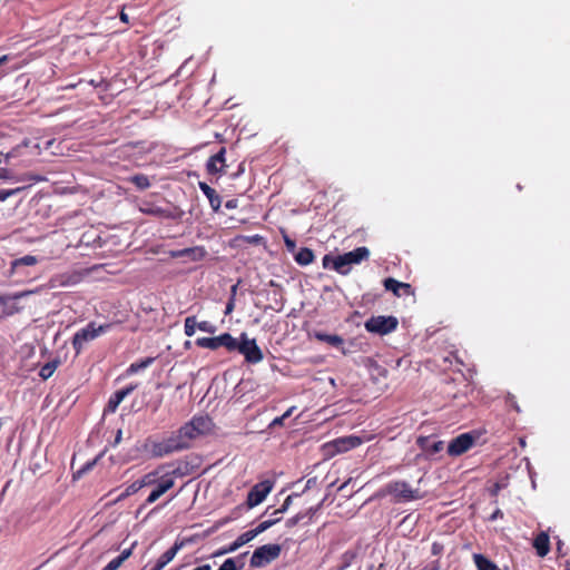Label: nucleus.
I'll list each match as a JSON object with an SVG mask.
<instances>
[{
  "mask_svg": "<svg viewBox=\"0 0 570 570\" xmlns=\"http://www.w3.org/2000/svg\"><path fill=\"white\" fill-rule=\"evenodd\" d=\"M213 428L214 423L209 416H194L176 433L160 442H154L150 452L156 458H163L173 452L187 449L193 440L210 433Z\"/></svg>",
  "mask_w": 570,
  "mask_h": 570,
  "instance_id": "obj_1",
  "label": "nucleus"
},
{
  "mask_svg": "<svg viewBox=\"0 0 570 570\" xmlns=\"http://www.w3.org/2000/svg\"><path fill=\"white\" fill-rule=\"evenodd\" d=\"M196 344L203 348L217 350L222 346L228 351H238L244 355L245 361L249 362V341L245 333L242 334V342L239 343L230 334L224 333L215 337H199L196 340Z\"/></svg>",
  "mask_w": 570,
  "mask_h": 570,
  "instance_id": "obj_2",
  "label": "nucleus"
},
{
  "mask_svg": "<svg viewBox=\"0 0 570 570\" xmlns=\"http://www.w3.org/2000/svg\"><path fill=\"white\" fill-rule=\"evenodd\" d=\"M386 493L392 495L397 503L421 499L420 491L412 489L405 481H393L386 484Z\"/></svg>",
  "mask_w": 570,
  "mask_h": 570,
  "instance_id": "obj_3",
  "label": "nucleus"
},
{
  "mask_svg": "<svg viewBox=\"0 0 570 570\" xmlns=\"http://www.w3.org/2000/svg\"><path fill=\"white\" fill-rule=\"evenodd\" d=\"M110 327L109 324L96 326L95 323L88 324L85 328L78 331L72 338V346L79 354L85 344L97 338Z\"/></svg>",
  "mask_w": 570,
  "mask_h": 570,
  "instance_id": "obj_4",
  "label": "nucleus"
},
{
  "mask_svg": "<svg viewBox=\"0 0 570 570\" xmlns=\"http://www.w3.org/2000/svg\"><path fill=\"white\" fill-rule=\"evenodd\" d=\"M282 552L278 543H268L255 549L252 553V567H264L276 560Z\"/></svg>",
  "mask_w": 570,
  "mask_h": 570,
  "instance_id": "obj_5",
  "label": "nucleus"
},
{
  "mask_svg": "<svg viewBox=\"0 0 570 570\" xmlns=\"http://www.w3.org/2000/svg\"><path fill=\"white\" fill-rule=\"evenodd\" d=\"M397 324V318L394 316H372L365 322L364 326L370 333L385 335L395 331Z\"/></svg>",
  "mask_w": 570,
  "mask_h": 570,
  "instance_id": "obj_6",
  "label": "nucleus"
},
{
  "mask_svg": "<svg viewBox=\"0 0 570 570\" xmlns=\"http://www.w3.org/2000/svg\"><path fill=\"white\" fill-rule=\"evenodd\" d=\"M176 481L175 472H163L158 479V482L154 484V490L149 493L144 505L153 504L167 491H169Z\"/></svg>",
  "mask_w": 570,
  "mask_h": 570,
  "instance_id": "obj_7",
  "label": "nucleus"
},
{
  "mask_svg": "<svg viewBox=\"0 0 570 570\" xmlns=\"http://www.w3.org/2000/svg\"><path fill=\"white\" fill-rule=\"evenodd\" d=\"M476 436L471 432L462 433L454 438L448 445V453L459 456L469 451L475 443Z\"/></svg>",
  "mask_w": 570,
  "mask_h": 570,
  "instance_id": "obj_8",
  "label": "nucleus"
},
{
  "mask_svg": "<svg viewBox=\"0 0 570 570\" xmlns=\"http://www.w3.org/2000/svg\"><path fill=\"white\" fill-rule=\"evenodd\" d=\"M361 444V438L355 435H348L333 440L331 443L326 444V448L331 451V453L336 454L347 452L352 449L357 448Z\"/></svg>",
  "mask_w": 570,
  "mask_h": 570,
  "instance_id": "obj_9",
  "label": "nucleus"
},
{
  "mask_svg": "<svg viewBox=\"0 0 570 570\" xmlns=\"http://www.w3.org/2000/svg\"><path fill=\"white\" fill-rule=\"evenodd\" d=\"M322 266L325 269H333L341 275H347L351 267H347L345 258L342 255L326 254L322 259Z\"/></svg>",
  "mask_w": 570,
  "mask_h": 570,
  "instance_id": "obj_10",
  "label": "nucleus"
},
{
  "mask_svg": "<svg viewBox=\"0 0 570 570\" xmlns=\"http://www.w3.org/2000/svg\"><path fill=\"white\" fill-rule=\"evenodd\" d=\"M275 485V481L272 479H266L254 487H252V508L262 503L266 497L271 493Z\"/></svg>",
  "mask_w": 570,
  "mask_h": 570,
  "instance_id": "obj_11",
  "label": "nucleus"
},
{
  "mask_svg": "<svg viewBox=\"0 0 570 570\" xmlns=\"http://www.w3.org/2000/svg\"><path fill=\"white\" fill-rule=\"evenodd\" d=\"M383 285L386 291H391L397 297L414 295V289L409 283H402L392 277L385 278Z\"/></svg>",
  "mask_w": 570,
  "mask_h": 570,
  "instance_id": "obj_12",
  "label": "nucleus"
},
{
  "mask_svg": "<svg viewBox=\"0 0 570 570\" xmlns=\"http://www.w3.org/2000/svg\"><path fill=\"white\" fill-rule=\"evenodd\" d=\"M81 281V274L78 272L63 273L53 276L50 279V286L55 287H69L78 284Z\"/></svg>",
  "mask_w": 570,
  "mask_h": 570,
  "instance_id": "obj_13",
  "label": "nucleus"
},
{
  "mask_svg": "<svg viewBox=\"0 0 570 570\" xmlns=\"http://www.w3.org/2000/svg\"><path fill=\"white\" fill-rule=\"evenodd\" d=\"M268 507L258 518L252 521V540L274 525V521L267 518Z\"/></svg>",
  "mask_w": 570,
  "mask_h": 570,
  "instance_id": "obj_14",
  "label": "nucleus"
},
{
  "mask_svg": "<svg viewBox=\"0 0 570 570\" xmlns=\"http://www.w3.org/2000/svg\"><path fill=\"white\" fill-rule=\"evenodd\" d=\"M225 166V148H222L208 159L206 168L210 175H217L224 173Z\"/></svg>",
  "mask_w": 570,
  "mask_h": 570,
  "instance_id": "obj_15",
  "label": "nucleus"
},
{
  "mask_svg": "<svg viewBox=\"0 0 570 570\" xmlns=\"http://www.w3.org/2000/svg\"><path fill=\"white\" fill-rule=\"evenodd\" d=\"M347 267H351V265L360 264L363 261L368 259L370 257V250L365 246L357 247L351 252L343 254Z\"/></svg>",
  "mask_w": 570,
  "mask_h": 570,
  "instance_id": "obj_16",
  "label": "nucleus"
},
{
  "mask_svg": "<svg viewBox=\"0 0 570 570\" xmlns=\"http://www.w3.org/2000/svg\"><path fill=\"white\" fill-rule=\"evenodd\" d=\"M135 385L127 386L122 390L117 391L108 401L105 412L114 413L116 412L119 404L124 401L126 396H128L134 390Z\"/></svg>",
  "mask_w": 570,
  "mask_h": 570,
  "instance_id": "obj_17",
  "label": "nucleus"
},
{
  "mask_svg": "<svg viewBox=\"0 0 570 570\" xmlns=\"http://www.w3.org/2000/svg\"><path fill=\"white\" fill-rule=\"evenodd\" d=\"M539 557H546L550 551V539L547 532L541 531L535 535L532 543Z\"/></svg>",
  "mask_w": 570,
  "mask_h": 570,
  "instance_id": "obj_18",
  "label": "nucleus"
},
{
  "mask_svg": "<svg viewBox=\"0 0 570 570\" xmlns=\"http://www.w3.org/2000/svg\"><path fill=\"white\" fill-rule=\"evenodd\" d=\"M181 542H176L170 549H168L159 557L153 569L163 570L176 557L177 552L181 549Z\"/></svg>",
  "mask_w": 570,
  "mask_h": 570,
  "instance_id": "obj_19",
  "label": "nucleus"
},
{
  "mask_svg": "<svg viewBox=\"0 0 570 570\" xmlns=\"http://www.w3.org/2000/svg\"><path fill=\"white\" fill-rule=\"evenodd\" d=\"M320 508H321V503H318L316 507L308 508L304 512H298L294 517L286 520V527L293 528V527L297 525L304 519H307L306 523H308L313 519L314 514L320 510Z\"/></svg>",
  "mask_w": 570,
  "mask_h": 570,
  "instance_id": "obj_20",
  "label": "nucleus"
},
{
  "mask_svg": "<svg viewBox=\"0 0 570 570\" xmlns=\"http://www.w3.org/2000/svg\"><path fill=\"white\" fill-rule=\"evenodd\" d=\"M199 188L208 198L210 207L215 212L218 210L220 208L222 200L220 197L217 195L216 190L203 181L199 183Z\"/></svg>",
  "mask_w": 570,
  "mask_h": 570,
  "instance_id": "obj_21",
  "label": "nucleus"
},
{
  "mask_svg": "<svg viewBox=\"0 0 570 570\" xmlns=\"http://www.w3.org/2000/svg\"><path fill=\"white\" fill-rule=\"evenodd\" d=\"M314 337L317 341L325 342L336 348H342L344 345L343 337L337 334H326V333L316 331V332H314Z\"/></svg>",
  "mask_w": 570,
  "mask_h": 570,
  "instance_id": "obj_22",
  "label": "nucleus"
},
{
  "mask_svg": "<svg viewBox=\"0 0 570 570\" xmlns=\"http://www.w3.org/2000/svg\"><path fill=\"white\" fill-rule=\"evenodd\" d=\"M164 472L163 468L156 469L147 474H145L141 479L137 480L140 489L145 487H154L156 482H158V479L160 474Z\"/></svg>",
  "mask_w": 570,
  "mask_h": 570,
  "instance_id": "obj_23",
  "label": "nucleus"
},
{
  "mask_svg": "<svg viewBox=\"0 0 570 570\" xmlns=\"http://www.w3.org/2000/svg\"><path fill=\"white\" fill-rule=\"evenodd\" d=\"M295 261L298 265L301 266H306L308 264H311L315 256H314V253L311 248L308 247H302L299 248V250L295 254Z\"/></svg>",
  "mask_w": 570,
  "mask_h": 570,
  "instance_id": "obj_24",
  "label": "nucleus"
},
{
  "mask_svg": "<svg viewBox=\"0 0 570 570\" xmlns=\"http://www.w3.org/2000/svg\"><path fill=\"white\" fill-rule=\"evenodd\" d=\"M473 560L478 570H500L499 567L493 561H491L483 554L475 553L473 556Z\"/></svg>",
  "mask_w": 570,
  "mask_h": 570,
  "instance_id": "obj_25",
  "label": "nucleus"
},
{
  "mask_svg": "<svg viewBox=\"0 0 570 570\" xmlns=\"http://www.w3.org/2000/svg\"><path fill=\"white\" fill-rule=\"evenodd\" d=\"M131 556V549H125L118 557L108 562L102 570H118L120 566Z\"/></svg>",
  "mask_w": 570,
  "mask_h": 570,
  "instance_id": "obj_26",
  "label": "nucleus"
},
{
  "mask_svg": "<svg viewBox=\"0 0 570 570\" xmlns=\"http://www.w3.org/2000/svg\"><path fill=\"white\" fill-rule=\"evenodd\" d=\"M205 254L203 248L195 247V248H185L181 250H175L171 253L173 257H183V256H189L193 259H198L203 257Z\"/></svg>",
  "mask_w": 570,
  "mask_h": 570,
  "instance_id": "obj_27",
  "label": "nucleus"
},
{
  "mask_svg": "<svg viewBox=\"0 0 570 570\" xmlns=\"http://www.w3.org/2000/svg\"><path fill=\"white\" fill-rule=\"evenodd\" d=\"M417 443L430 454H435V453L440 452L441 450H443L442 441H433L432 444L430 445L429 439L420 438Z\"/></svg>",
  "mask_w": 570,
  "mask_h": 570,
  "instance_id": "obj_28",
  "label": "nucleus"
},
{
  "mask_svg": "<svg viewBox=\"0 0 570 570\" xmlns=\"http://www.w3.org/2000/svg\"><path fill=\"white\" fill-rule=\"evenodd\" d=\"M60 364V361L59 360H53L51 362H48L46 363L39 371V376L42 379V380H48L49 377L52 376V374L55 373V371L57 370V367L59 366Z\"/></svg>",
  "mask_w": 570,
  "mask_h": 570,
  "instance_id": "obj_29",
  "label": "nucleus"
},
{
  "mask_svg": "<svg viewBox=\"0 0 570 570\" xmlns=\"http://www.w3.org/2000/svg\"><path fill=\"white\" fill-rule=\"evenodd\" d=\"M153 362H154L153 357H147V358L141 360L139 362H135V363L130 364V366L128 367L127 372L129 374L138 373L139 371L147 368Z\"/></svg>",
  "mask_w": 570,
  "mask_h": 570,
  "instance_id": "obj_30",
  "label": "nucleus"
},
{
  "mask_svg": "<svg viewBox=\"0 0 570 570\" xmlns=\"http://www.w3.org/2000/svg\"><path fill=\"white\" fill-rule=\"evenodd\" d=\"M294 409L295 407L292 406L283 415L276 416V417H273L272 420H269V422L267 424V428L268 429H274L276 426H283L284 425V421L292 415Z\"/></svg>",
  "mask_w": 570,
  "mask_h": 570,
  "instance_id": "obj_31",
  "label": "nucleus"
},
{
  "mask_svg": "<svg viewBox=\"0 0 570 570\" xmlns=\"http://www.w3.org/2000/svg\"><path fill=\"white\" fill-rule=\"evenodd\" d=\"M246 393H247V382L244 380H240V382L235 387V393L232 397L233 402L235 404L239 403L242 401V399L246 395Z\"/></svg>",
  "mask_w": 570,
  "mask_h": 570,
  "instance_id": "obj_32",
  "label": "nucleus"
},
{
  "mask_svg": "<svg viewBox=\"0 0 570 570\" xmlns=\"http://www.w3.org/2000/svg\"><path fill=\"white\" fill-rule=\"evenodd\" d=\"M38 259L33 255H26L12 262V268H18L19 266H32L37 264Z\"/></svg>",
  "mask_w": 570,
  "mask_h": 570,
  "instance_id": "obj_33",
  "label": "nucleus"
},
{
  "mask_svg": "<svg viewBox=\"0 0 570 570\" xmlns=\"http://www.w3.org/2000/svg\"><path fill=\"white\" fill-rule=\"evenodd\" d=\"M197 328V320L195 316H188L185 318L184 331L187 336H193Z\"/></svg>",
  "mask_w": 570,
  "mask_h": 570,
  "instance_id": "obj_34",
  "label": "nucleus"
},
{
  "mask_svg": "<svg viewBox=\"0 0 570 570\" xmlns=\"http://www.w3.org/2000/svg\"><path fill=\"white\" fill-rule=\"evenodd\" d=\"M249 541V531L244 532L230 547L224 552H232L237 550L240 546L247 543Z\"/></svg>",
  "mask_w": 570,
  "mask_h": 570,
  "instance_id": "obj_35",
  "label": "nucleus"
},
{
  "mask_svg": "<svg viewBox=\"0 0 570 570\" xmlns=\"http://www.w3.org/2000/svg\"><path fill=\"white\" fill-rule=\"evenodd\" d=\"M237 562L236 559L229 558L225 560L218 570H239L244 567V562H240V564H237Z\"/></svg>",
  "mask_w": 570,
  "mask_h": 570,
  "instance_id": "obj_36",
  "label": "nucleus"
},
{
  "mask_svg": "<svg viewBox=\"0 0 570 570\" xmlns=\"http://www.w3.org/2000/svg\"><path fill=\"white\" fill-rule=\"evenodd\" d=\"M263 357L262 350L256 344V341L252 338V364L261 362Z\"/></svg>",
  "mask_w": 570,
  "mask_h": 570,
  "instance_id": "obj_37",
  "label": "nucleus"
},
{
  "mask_svg": "<svg viewBox=\"0 0 570 570\" xmlns=\"http://www.w3.org/2000/svg\"><path fill=\"white\" fill-rule=\"evenodd\" d=\"M131 180L140 189H146L150 186L149 179L145 175H136Z\"/></svg>",
  "mask_w": 570,
  "mask_h": 570,
  "instance_id": "obj_38",
  "label": "nucleus"
},
{
  "mask_svg": "<svg viewBox=\"0 0 570 570\" xmlns=\"http://www.w3.org/2000/svg\"><path fill=\"white\" fill-rule=\"evenodd\" d=\"M140 490V487L138 484L137 481L132 482L131 484H129L126 490L118 497V501L120 500H124L125 498L131 495V494H135L136 492H138Z\"/></svg>",
  "mask_w": 570,
  "mask_h": 570,
  "instance_id": "obj_39",
  "label": "nucleus"
},
{
  "mask_svg": "<svg viewBox=\"0 0 570 570\" xmlns=\"http://www.w3.org/2000/svg\"><path fill=\"white\" fill-rule=\"evenodd\" d=\"M197 328L209 334H214L217 330L216 326L208 321L197 322Z\"/></svg>",
  "mask_w": 570,
  "mask_h": 570,
  "instance_id": "obj_40",
  "label": "nucleus"
},
{
  "mask_svg": "<svg viewBox=\"0 0 570 570\" xmlns=\"http://www.w3.org/2000/svg\"><path fill=\"white\" fill-rule=\"evenodd\" d=\"M24 187H17L13 189H0V202L7 200L9 197L17 195L21 190H23Z\"/></svg>",
  "mask_w": 570,
  "mask_h": 570,
  "instance_id": "obj_41",
  "label": "nucleus"
},
{
  "mask_svg": "<svg viewBox=\"0 0 570 570\" xmlns=\"http://www.w3.org/2000/svg\"><path fill=\"white\" fill-rule=\"evenodd\" d=\"M301 494L298 493H292L289 494L285 501L283 502L282 507L278 508L283 513L287 511V509L289 508V505L292 504L293 500L296 499V498H299Z\"/></svg>",
  "mask_w": 570,
  "mask_h": 570,
  "instance_id": "obj_42",
  "label": "nucleus"
},
{
  "mask_svg": "<svg viewBox=\"0 0 570 570\" xmlns=\"http://www.w3.org/2000/svg\"><path fill=\"white\" fill-rule=\"evenodd\" d=\"M283 512L279 509L273 510V512H267V518L274 521V524L278 523L282 520Z\"/></svg>",
  "mask_w": 570,
  "mask_h": 570,
  "instance_id": "obj_43",
  "label": "nucleus"
},
{
  "mask_svg": "<svg viewBox=\"0 0 570 570\" xmlns=\"http://www.w3.org/2000/svg\"><path fill=\"white\" fill-rule=\"evenodd\" d=\"M505 402H507L508 406L512 407L517 412H520V407L515 401L514 395L509 393L505 397Z\"/></svg>",
  "mask_w": 570,
  "mask_h": 570,
  "instance_id": "obj_44",
  "label": "nucleus"
},
{
  "mask_svg": "<svg viewBox=\"0 0 570 570\" xmlns=\"http://www.w3.org/2000/svg\"><path fill=\"white\" fill-rule=\"evenodd\" d=\"M284 243L288 252L294 253L296 249V243L294 239L288 237L287 235H284Z\"/></svg>",
  "mask_w": 570,
  "mask_h": 570,
  "instance_id": "obj_45",
  "label": "nucleus"
},
{
  "mask_svg": "<svg viewBox=\"0 0 570 570\" xmlns=\"http://www.w3.org/2000/svg\"><path fill=\"white\" fill-rule=\"evenodd\" d=\"M444 547L440 542H433L431 547V552L433 556H440L443 553Z\"/></svg>",
  "mask_w": 570,
  "mask_h": 570,
  "instance_id": "obj_46",
  "label": "nucleus"
},
{
  "mask_svg": "<svg viewBox=\"0 0 570 570\" xmlns=\"http://www.w3.org/2000/svg\"><path fill=\"white\" fill-rule=\"evenodd\" d=\"M501 488H502V487H501V484H500V483H498V482H497V483H494V484L489 489L491 497H497V495L499 494V492H500Z\"/></svg>",
  "mask_w": 570,
  "mask_h": 570,
  "instance_id": "obj_47",
  "label": "nucleus"
},
{
  "mask_svg": "<svg viewBox=\"0 0 570 570\" xmlns=\"http://www.w3.org/2000/svg\"><path fill=\"white\" fill-rule=\"evenodd\" d=\"M440 569H441L440 561L435 560V561L431 562L430 564H428L426 567H424L422 570H440Z\"/></svg>",
  "mask_w": 570,
  "mask_h": 570,
  "instance_id": "obj_48",
  "label": "nucleus"
},
{
  "mask_svg": "<svg viewBox=\"0 0 570 570\" xmlns=\"http://www.w3.org/2000/svg\"><path fill=\"white\" fill-rule=\"evenodd\" d=\"M0 179L9 180L12 179L10 173L7 169H0Z\"/></svg>",
  "mask_w": 570,
  "mask_h": 570,
  "instance_id": "obj_49",
  "label": "nucleus"
},
{
  "mask_svg": "<svg viewBox=\"0 0 570 570\" xmlns=\"http://www.w3.org/2000/svg\"><path fill=\"white\" fill-rule=\"evenodd\" d=\"M345 561L337 567V570H345L350 566V560L347 559V553L344 554Z\"/></svg>",
  "mask_w": 570,
  "mask_h": 570,
  "instance_id": "obj_50",
  "label": "nucleus"
},
{
  "mask_svg": "<svg viewBox=\"0 0 570 570\" xmlns=\"http://www.w3.org/2000/svg\"><path fill=\"white\" fill-rule=\"evenodd\" d=\"M95 463H96V460L94 462H91V463H88L81 470L78 471V474L80 475V474L85 473L86 471L90 470L94 466Z\"/></svg>",
  "mask_w": 570,
  "mask_h": 570,
  "instance_id": "obj_51",
  "label": "nucleus"
},
{
  "mask_svg": "<svg viewBox=\"0 0 570 570\" xmlns=\"http://www.w3.org/2000/svg\"><path fill=\"white\" fill-rule=\"evenodd\" d=\"M193 570H212V566L208 563L202 564Z\"/></svg>",
  "mask_w": 570,
  "mask_h": 570,
  "instance_id": "obj_52",
  "label": "nucleus"
},
{
  "mask_svg": "<svg viewBox=\"0 0 570 570\" xmlns=\"http://www.w3.org/2000/svg\"><path fill=\"white\" fill-rule=\"evenodd\" d=\"M233 307H234V302H233V299H230V301L227 303V305H226V311H225V313H226V314H229V313L232 312Z\"/></svg>",
  "mask_w": 570,
  "mask_h": 570,
  "instance_id": "obj_53",
  "label": "nucleus"
},
{
  "mask_svg": "<svg viewBox=\"0 0 570 570\" xmlns=\"http://www.w3.org/2000/svg\"><path fill=\"white\" fill-rule=\"evenodd\" d=\"M498 517H502V512L499 509L491 515V520H495Z\"/></svg>",
  "mask_w": 570,
  "mask_h": 570,
  "instance_id": "obj_54",
  "label": "nucleus"
},
{
  "mask_svg": "<svg viewBox=\"0 0 570 570\" xmlns=\"http://www.w3.org/2000/svg\"><path fill=\"white\" fill-rule=\"evenodd\" d=\"M121 430H118L117 435L115 438V443L118 444L121 441Z\"/></svg>",
  "mask_w": 570,
  "mask_h": 570,
  "instance_id": "obj_55",
  "label": "nucleus"
},
{
  "mask_svg": "<svg viewBox=\"0 0 570 570\" xmlns=\"http://www.w3.org/2000/svg\"><path fill=\"white\" fill-rule=\"evenodd\" d=\"M262 239V237L254 235L252 236V244L258 243Z\"/></svg>",
  "mask_w": 570,
  "mask_h": 570,
  "instance_id": "obj_56",
  "label": "nucleus"
},
{
  "mask_svg": "<svg viewBox=\"0 0 570 570\" xmlns=\"http://www.w3.org/2000/svg\"><path fill=\"white\" fill-rule=\"evenodd\" d=\"M120 19H121L122 21L127 22V21H128V16H127L126 13L121 12V14H120Z\"/></svg>",
  "mask_w": 570,
  "mask_h": 570,
  "instance_id": "obj_57",
  "label": "nucleus"
},
{
  "mask_svg": "<svg viewBox=\"0 0 570 570\" xmlns=\"http://www.w3.org/2000/svg\"><path fill=\"white\" fill-rule=\"evenodd\" d=\"M8 56H2L0 57V65L4 63L6 61H8Z\"/></svg>",
  "mask_w": 570,
  "mask_h": 570,
  "instance_id": "obj_58",
  "label": "nucleus"
},
{
  "mask_svg": "<svg viewBox=\"0 0 570 570\" xmlns=\"http://www.w3.org/2000/svg\"><path fill=\"white\" fill-rule=\"evenodd\" d=\"M264 430L257 426L255 430H252V433H263Z\"/></svg>",
  "mask_w": 570,
  "mask_h": 570,
  "instance_id": "obj_59",
  "label": "nucleus"
},
{
  "mask_svg": "<svg viewBox=\"0 0 570 570\" xmlns=\"http://www.w3.org/2000/svg\"><path fill=\"white\" fill-rule=\"evenodd\" d=\"M3 304H6V298L2 295H0V305H3Z\"/></svg>",
  "mask_w": 570,
  "mask_h": 570,
  "instance_id": "obj_60",
  "label": "nucleus"
},
{
  "mask_svg": "<svg viewBox=\"0 0 570 570\" xmlns=\"http://www.w3.org/2000/svg\"><path fill=\"white\" fill-rule=\"evenodd\" d=\"M236 288H237V285H233V286H232V292H233V294H235Z\"/></svg>",
  "mask_w": 570,
  "mask_h": 570,
  "instance_id": "obj_61",
  "label": "nucleus"
},
{
  "mask_svg": "<svg viewBox=\"0 0 570 570\" xmlns=\"http://www.w3.org/2000/svg\"><path fill=\"white\" fill-rule=\"evenodd\" d=\"M561 549H562V543H561V542H559V543H558V551H560Z\"/></svg>",
  "mask_w": 570,
  "mask_h": 570,
  "instance_id": "obj_62",
  "label": "nucleus"
},
{
  "mask_svg": "<svg viewBox=\"0 0 570 570\" xmlns=\"http://www.w3.org/2000/svg\"><path fill=\"white\" fill-rule=\"evenodd\" d=\"M185 346H186V347H189V346H190V342H189V341H187V342L185 343Z\"/></svg>",
  "mask_w": 570,
  "mask_h": 570,
  "instance_id": "obj_63",
  "label": "nucleus"
},
{
  "mask_svg": "<svg viewBox=\"0 0 570 570\" xmlns=\"http://www.w3.org/2000/svg\"><path fill=\"white\" fill-rule=\"evenodd\" d=\"M51 144H52V141H51V140H49V141L47 142V148H49V147L51 146Z\"/></svg>",
  "mask_w": 570,
  "mask_h": 570,
  "instance_id": "obj_64",
  "label": "nucleus"
}]
</instances>
